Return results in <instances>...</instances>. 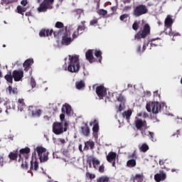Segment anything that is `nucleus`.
Wrapping results in <instances>:
<instances>
[{
	"mask_svg": "<svg viewBox=\"0 0 182 182\" xmlns=\"http://www.w3.org/2000/svg\"><path fill=\"white\" fill-rule=\"evenodd\" d=\"M1 77H2V72L1 71H0V79H1Z\"/></svg>",
	"mask_w": 182,
	"mask_h": 182,
	"instance_id": "61",
	"label": "nucleus"
},
{
	"mask_svg": "<svg viewBox=\"0 0 182 182\" xmlns=\"http://www.w3.org/2000/svg\"><path fill=\"white\" fill-rule=\"evenodd\" d=\"M112 166L114 167L116 166V161H112Z\"/></svg>",
	"mask_w": 182,
	"mask_h": 182,
	"instance_id": "57",
	"label": "nucleus"
},
{
	"mask_svg": "<svg viewBox=\"0 0 182 182\" xmlns=\"http://www.w3.org/2000/svg\"><path fill=\"white\" fill-rule=\"evenodd\" d=\"M68 122H55L53 124V132L57 135L62 134L68 130Z\"/></svg>",
	"mask_w": 182,
	"mask_h": 182,
	"instance_id": "5",
	"label": "nucleus"
},
{
	"mask_svg": "<svg viewBox=\"0 0 182 182\" xmlns=\"http://www.w3.org/2000/svg\"><path fill=\"white\" fill-rule=\"evenodd\" d=\"M82 130L84 136H89V134H90V129H89V127H84L82 128Z\"/></svg>",
	"mask_w": 182,
	"mask_h": 182,
	"instance_id": "35",
	"label": "nucleus"
},
{
	"mask_svg": "<svg viewBox=\"0 0 182 182\" xmlns=\"http://www.w3.org/2000/svg\"><path fill=\"white\" fill-rule=\"evenodd\" d=\"M95 2H97V8L100 7V0H95Z\"/></svg>",
	"mask_w": 182,
	"mask_h": 182,
	"instance_id": "55",
	"label": "nucleus"
},
{
	"mask_svg": "<svg viewBox=\"0 0 182 182\" xmlns=\"http://www.w3.org/2000/svg\"><path fill=\"white\" fill-rule=\"evenodd\" d=\"M9 159H11V160H16V159L18 158V154H15V153H10L9 155Z\"/></svg>",
	"mask_w": 182,
	"mask_h": 182,
	"instance_id": "41",
	"label": "nucleus"
},
{
	"mask_svg": "<svg viewBox=\"0 0 182 182\" xmlns=\"http://www.w3.org/2000/svg\"><path fill=\"white\" fill-rule=\"evenodd\" d=\"M97 22H98L97 18H95V19H94V20L90 21V25L91 26H95L97 23Z\"/></svg>",
	"mask_w": 182,
	"mask_h": 182,
	"instance_id": "49",
	"label": "nucleus"
},
{
	"mask_svg": "<svg viewBox=\"0 0 182 182\" xmlns=\"http://www.w3.org/2000/svg\"><path fill=\"white\" fill-rule=\"evenodd\" d=\"M53 35L55 38H62L61 43L64 46H69L76 38L73 37V32L68 27H65V30H60L54 31Z\"/></svg>",
	"mask_w": 182,
	"mask_h": 182,
	"instance_id": "1",
	"label": "nucleus"
},
{
	"mask_svg": "<svg viewBox=\"0 0 182 182\" xmlns=\"http://www.w3.org/2000/svg\"><path fill=\"white\" fill-rule=\"evenodd\" d=\"M134 124L137 129V130H140L142 136H144V132L147 130V124L146 123V120L143 119V118H140L139 117H136Z\"/></svg>",
	"mask_w": 182,
	"mask_h": 182,
	"instance_id": "9",
	"label": "nucleus"
},
{
	"mask_svg": "<svg viewBox=\"0 0 182 182\" xmlns=\"http://www.w3.org/2000/svg\"><path fill=\"white\" fill-rule=\"evenodd\" d=\"M23 107H25V102H23V99H19L18 106V110H20V112H22V110H23Z\"/></svg>",
	"mask_w": 182,
	"mask_h": 182,
	"instance_id": "32",
	"label": "nucleus"
},
{
	"mask_svg": "<svg viewBox=\"0 0 182 182\" xmlns=\"http://www.w3.org/2000/svg\"><path fill=\"white\" fill-rule=\"evenodd\" d=\"M132 29H134V31H137L139 29V23L137 21H135L132 25Z\"/></svg>",
	"mask_w": 182,
	"mask_h": 182,
	"instance_id": "47",
	"label": "nucleus"
},
{
	"mask_svg": "<svg viewBox=\"0 0 182 182\" xmlns=\"http://www.w3.org/2000/svg\"><path fill=\"white\" fill-rule=\"evenodd\" d=\"M159 164H160V166H163L164 164V161L160 160L159 161Z\"/></svg>",
	"mask_w": 182,
	"mask_h": 182,
	"instance_id": "56",
	"label": "nucleus"
},
{
	"mask_svg": "<svg viewBox=\"0 0 182 182\" xmlns=\"http://www.w3.org/2000/svg\"><path fill=\"white\" fill-rule=\"evenodd\" d=\"M174 171H176V170L175 169H172V172L174 173Z\"/></svg>",
	"mask_w": 182,
	"mask_h": 182,
	"instance_id": "63",
	"label": "nucleus"
},
{
	"mask_svg": "<svg viewBox=\"0 0 182 182\" xmlns=\"http://www.w3.org/2000/svg\"><path fill=\"white\" fill-rule=\"evenodd\" d=\"M52 4H53V0H44L37 9L38 12H46L47 9H52Z\"/></svg>",
	"mask_w": 182,
	"mask_h": 182,
	"instance_id": "11",
	"label": "nucleus"
},
{
	"mask_svg": "<svg viewBox=\"0 0 182 182\" xmlns=\"http://www.w3.org/2000/svg\"><path fill=\"white\" fill-rule=\"evenodd\" d=\"M28 110L29 112H31V116L33 117H40V116L42 114V110L33 107H29Z\"/></svg>",
	"mask_w": 182,
	"mask_h": 182,
	"instance_id": "17",
	"label": "nucleus"
},
{
	"mask_svg": "<svg viewBox=\"0 0 182 182\" xmlns=\"http://www.w3.org/2000/svg\"><path fill=\"white\" fill-rule=\"evenodd\" d=\"M70 31L73 32V38H77L80 33H83L85 31V26H79L78 27L76 25H71L69 26Z\"/></svg>",
	"mask_w": 182,
	"mask_h": 182,
	"instance_id": "12",
	"label": "nucleus"
},
{
	"mask_svg": "<svg viewBox=\"0 0 182 182\" xmlns=\"http://www.w3.org/2000/svg\"><path fill=\"white\" fill-rule=\"evenodd\" d=\"M75 86L78 90H82L85 87V82L83 81H78L75 82Z\"/></svg>",
	"mask_w": 182,
	"mask_h": 182,
	"instance_id": "31",
	"label": "nucleus"
},
{
	"mask_svg": "<svg viewBox=\"0 0 182 182\" xmlns=\"http://www.w3.org/2000/svg\"><path fill=\"white\" fill-rule=\"evenodd\" d=\"M150 34V26L145 24L144 28L141 29L134 36V39L137 43L141 42V39H144L147 35Z\"/></svg>",
	"mask_w": 182,
	"mask_h": 182,
	"instance_id": "7",
	"label": "nucleus"
},
{
	"mask_svg": "<svg viewBox=\"0 0 182 182\" xmlns=\"http://www.w3.org/2000/svg\"><path fill=\"white\" fill-rule=\"evenodd\" d=\"M127 165L128 167H134L136 166V160L131 159L127 161Z\"/></svg>",
	"mask_w": 182,
	"mask_h": 182,
	"instance_id": "37",
	"label": "nucleus"
},
{
	"mask_svg": "<svg viewBox=\"0 0 182 182\" xmlns=\"http://www.w3.org/2000/svg\"><path fill=\"white\" fill-rule=\"evenodd\" d=\"M38 154V158L40 160L41 163H45V161H48V155L49 153L43 146H37L34 149V154Z\"/></svg>",
	"mask_w": 182,
	"mask_h": 182,
	"instance_id": "6",
	"label": "nucleus"
},
{
	"mask_svg": "<svg viewBox=\"0 0 182 182\" xmlns=\"http://www.w3.org/2000/svg\"><path fill=\"white\" fill-rule=\"evenodd\" d=\"M92 166H93L94 168H95V170H97V168L99 167V164H100V161H99V159H97V158L92 157Z\"/></svg>",
	"mask_w": 182,
	"mask_h": 182,
	"instance_id": "28",
	"label": "nucleus"
},
{
	"mask_svg": "<svg viewBox=\"0 0 182 182\" xmlns=\"http://www.w3.org/2000/svg\"><path fill=\"white\" fill-rule=\"evenodd\" d=\"M117 99L118 100V102H120L121 104L119 105L118 111L122 112V110L124 109V97H123V95H119L118 96H117Z\"/></svg>",
	"mask_w": 182,
	"mask_h": 182,
	"instance_id": "19",
	"label": "nucleus"
},
{
	"mask_svg": "<svg viewBox=\"0 0 182 182\" xmlns=\"http://www.w3.org/2000/svg\"><path fill=\"white\" fill-rule=\"evenodd\" d=\"M52 33H53V30L52 29H42L39 33V36L41 38H45V36H52Z\"/></svg>",
	"mask_w": 182,
	"mask_h": 182,
	"instance_id": "18",
	"label": "nucleus"
},
{
	"mask_svg": "<svg viewBox=\"0 0 182 182\" xmlns=\"http://www.w3.org/2000/svg\"><path fill=\"white\" fill-rule=\"evenodd\" d=\"M99 15H101L102 16H105L107 15V11L105 9H100L98 11Z\"/></svg>",
	"mask_w": 182,
	"mask_h": 182,
	"instance_id": "42",
	"label": "nucleus"
},
{
	"mask_svg": "<svg viewBox=\"0 0 182 182\" xmlns=\"http://www.w3.org/2000/svg\"><path fill=\"white\" fill-rule=\"evenodd\" d=\"M33 64V59H28L26 60L24 63L23 64V66L24 68V70H28L29 69V66Z\"/></svg>",
	"mask_w": 182,
	"mask_h": 182,
	"instance_id": "25",
	"label": "nucleus"
},
{
	"mask_svg": "<svg viewBox=\"0 0 182 182\" xmlns=\"http://www.w3.org/2000/svg\"><path fill=\"white\" fill-rule=\"evenodd\" d=\"M37 2H38V3L41 2V0H37Z\"/></svg>",
	"mask_w": 182,
	"mask_h": 182,
	"instance_id": "64",
	"label": "nucleus"
},
{
	"mask_svg": "<svg viewBox=\"0 0 182 182\" xmlns=\"http://www.w3.org/2000/svg\"><path fill=\"white\" fill-rule=\"evenodd\" d=\"M16 12L18 14H21V15H23V12H26V7H23L22 6H18L16 9Z\"/></svg>",
	"mask_w": 182,
	"mask_h": 182,
	"instance_id": "33",
	"label": "nucleus"
},
{
	"mask_svg": "<svg viewBox=\"0 0 182 182\" xmlns=\"http://www.w3.org/2000/svg\"><path fill=\"white\" fill-rule=\"evenodd\" d=\"M148 5L149 6H153V5H154V3H148Z\"/></svg>",
	"mask_w": 182,
	"mask_h": 182,
	"instance_id": "59",
	"label": "nucleus"
},
{
	"mask_svg": "<svg viewBox=\"0 0 182 182\" xmlns=\"http://www.w3.org/2000/svg\"><path fill=\"white\" fill-rule=\"evenodd\" d=\"M97 182H109V177L101 176L97 179Z\"/></svg>",
	"mask_w": 182,
	"mask_h": 182,
	"instance_id": "38",
	"label": "nucleus"
},
{
	"mask_svg": "<svg viewBox=\"0 0 182 182\" xmlns=\"http://www.w3.org/2000/svg\"><path fill=\"white\" fill-rule=\"evenodd\" d=\"M65 70H68L71 73H76L80 69V62L79 61V55H69L68 64L63 66Z\"/></svg>",
	"mask_w": 182,
	"mask_h": 182,
	"instance_id": "2",
	"label": "nucleus"
},
{
	"mask_svg": "<svg viewBox=\"0 0 182 182\" xmlns=\"http://www.w3.org/2000/svg\"><path fill=\"white\" fill-rule=\"evenodd\" d=\"M127 18H129L128 14H123L119 17L120 21H124V22H126L127 21Z\"/></svg>",
	"mask_w": 182,
	"mask_h": 182,
	"instance_id": "43",
	"label": "nucleus"
},
{
	"mask_svg": "<svg viewBox=\"0 0 182 182\" xmlns=\"http://www.w3.org/2000/svg\"><path fill=\"white\" fill-rule=\"evenodd\" d=\"M86 176L88 177V178H90V180H93V178H96V176L95 174L90 173L89 172L86 173Z\"/></svg>",
	"mask_w": 182,
	"mask_h": 182,
	"instance_id": "46",
	"label": "nucleus"
},
{
	"mask_svg": "<svg viewBox=\"0 0 182 182\" xmlns=\"http://www.w3.org/2000/svg\"><path fill=\"white\" fill-rule=\"evenodd\" d=\"M96 93L100 99H103L107 95V90L103 86H98L96 89Z\"/></svg>",
	"mask_w": 182,
	"mask_h": 182,
	"instance_id": "15",
	"label": "nucleus"
},
{
	"mask_svg": "<svg viewBox=\"0 0 182 182\" xmlns=\"http://www.w3.org/2000/svg\"><path fill=\"white\" fill-rule=\"evenodd\" d=\"M137 117H139L140 119H141V117H143L144 120V119L149 117V114H147V113L144 112H141L138 113Z\"/></svg>",
	"mask_w": 182,
	"mask_h": 182,
	"instance_id": "39",
	"label": "nucleus"
},
{
	"mask_svg": "<svg viewBox=\"0 0 182 182\" xmlns=\"http://www.w3.org/2000/svg\"><path fill=\"white\" fill-rule=\"evenodd\" d=\"M31 85L32 89H33V87H36V82L35 81L33 77H31Z\"/></svg>",
	"mask_w": 182,
	"mask_h": 182,
	"instance_id": "48",
	"label": "nucleus"
},
{
	"mask_svg": "<svg viewBox=\"0 0 182 182\" xmlns=\"http://www.w3.org/2000/svg\"><path fill=\"white\" fill-rule=\"evenodd\" d=\"M93 53L95 54V56H96V58H99L100 63H102V51L100 50H89L85 53V58L87 60H89V62L90 63L93 62Z\"/></svg>",
	"mask_w": 182,
	"mask_h": 182,
	"instance_id": "10",
	"label": "nucleus"
},
{
	"mask_svg": "<svg viewBox=\"0 0 182 182\" xmlns=\"http://www.w3.org/2000/svg\"><path fill=\"white\" fill-rule=\"evenodd\" d=\"M90 126H93V136L95 137V139H97L99 137V121L94 119L92 122L90 123Z\"/></svg>",
	"mask_w": 182,
	"mask_h": 182,
	"instance_id": "14",
	"label": "nucleus"
},
{
	"mask_svg": "<svg viewBox=\"0 0 182 182\" xmlns=\"http://www.w3.org/2000/svg\"><path fill=\"white\" fill-rule=\"evenodd\" d=\"M139 150H140V151H143L144 153H146V151H147V150H149V145H147L146 144L139 145Z\"/></svg>",
	"mask_w": 182,
	"mask_h": 182,
	"instance_id": "34",
	"label": "nucleus"
},
{
	"mask_svg": "<svg viewBox=\"0 0 182 182\" xmlns=\"http://www.w3.org/2000/svg\"><path fill=\"white\" fill-rule=\"evenodd\" d=\"M60 119L61 120V123H68L66 121H65V114H61L60 115Z\"/></svg>",
	"mask_w": 182,
	"mask_h": 182,
	"instance_id": "51",
	"label": "nucleus"
},
{
	"mask_svg": "<svg viewBox=\"0 0 182 182\" xmlns=\"http://www.w3.org/2000/svg\"><path fill=\"white\" fill-rule=\"evenodd\" d=\"M6 92L9 93V95H16V93H18V89L12 88V87L9 86L6 89Z\"/></svg>",
	"mask_w": 182,
	"mask_h": 182,
	"instance_id": "30",
	"label": "nucleus"
},
{
	"mask_svg": "<svg viewBox=\"0 0 182 182\" xmlns=\"http://www.w3.org/2000/svg\"><path fill=\"white\" fill-rule=\"evenodd\" d=\"M78 149H79L80 151H82V145H79Z\"/></svg>",
	"mask_w": 182,
	"mask_h": 182,
	"instance_id": "58",
	"label": "nucleus"
},
{
	"mask_svg": "<svg viewBox=\"0 0 182 182\" xmlns=\"http://www.w3.org/2000/svg\"><path fill=\"white\" fill-rule=\"evenodd\" d=\"M173 18L171 16H168L165 19V33L169 35V36H180L178 33H174L171 31V26L173 25Z\"/></svg>",
	"mask_w": 182,
	"mask_h": 182,
	"instance_id": "8",
	"label": "nucleus"
},
{
	"mask_svg": "<svg viewBox=\"0 0 182 182\" xmlns=\"http://www.w3.org/2000/svg\"><path fill=\"white\" fill-rule=\"evenodd\" d=\"M55 28H58V29H60L63 28V23L60 21H58L55 23Z\"/></svg>",
	"mask_w": 182,
	"mask_h": 182,
	"instance_id": "45",
	"label": "nucleus"
},
{
	"mask_svg": "<svg viewBox=\"0 0 182 182\" xmlns=\"http://www.w3.org/2000/svg\"><path fill=\"white\" fill-rule=\"evenodd\" d=\"M31 152V149L29 147H26L20 150V154H18V163L21 164V168L24 170H28V153Z\"/></svg>",
	"mask_w": 182,
	"mask_h": 182,
	"instance_id": "4",
	"label": "nucleus"
},
{
	"mask_svg": "<svg viewBox=\"0 0 182 182\" xmlns=\"http://www.w3.org/2000/svg\"><path fill=\"white\" fill-rule=\"evenodd\" d=\"M132 110H127L125 111L123 114H122V117L124 119H126V120L127 122H129V120L130 119V117L132 116Z\"/></svg>",
	"mask_w": 182,
	"mask_h": 182,
	"instance_id": "29",
	"label": "nucleus"
},
{
	"mask_svg": "<svg viewBox=\"0 0 182 182\" xmlns=\"http://www.w3.org/2000/svg\"><path fill=\"white\" fill-rule=\"evenodd\" d=\"M117 154L116 152H109L107 156V160L109 163H112V161H116V157Z\"/></svg>",
	"mask_w": 182,
	"mask_h": 182,
	"instance_id": "23",
	"label": "nucleus"
},
{
	"mask_svg": "<svg viewBox=\"0 0 182 182\" xmlns=\"http://www.w3.org/2000/svg\"><path fill=\"white\" fill-rule=\"evenodd\" d=\"M5 79L7 82H9V83H12V82H14V75L7 74L5 75Z\"/></svg>",
	"mask_w": 182,
	"mask_h": 182,
	"instance_id": "36",
	"label": "nucleus"
},
{
	"mask_svg": "<svg viewBox=\"0 0 182 182\" xmlns=\"http://www.w3.org/2000/svg\"><path fill=\"white\" fill-rule=\"evenodd\" d=\"M12 74L15 82H20L23 77V70H14Z\"/></svg>",
	"mask_w": 182,
	"mask_h": 182,
	"instance_id": "16",
	"label": "nucleus"
},
{
	"mask_svg": "<svg viewBox=\"0 0 182 182\" xmlns=\"http://www.w3.org/2000/svg\"><path fill=\"white\" fill-rule=\"evenodd\" d=\"M38 168H39V165L38 164V161H36V159H35V160L32 159L31 161L30 169L31 170H38Z\"/></svg>",
	"mask_w": 182,
	"mask_h": 182,
	"instance_id": "26",
	"label": "nucleus"
},
{
	"mask_svg": "<svg viewBox=\"0 0 182 182\" xmlns=\"http://www.w3.org/2000/svg\"><path fill=\"white\" fill-rule=\"evenodd\" d=\"M166 173H164L163 171H161L159 173H156L154 176V180L156 182H160V181H163L166 180Z\"/></svg>",
	"mask_w": 182,
	"mask_h": 182,
	"instance_id": "20",
	"label": "nucleus"
},
{
	"mask_svg": "<svg viewBox=\"0 0 182 182\" xmlns=\"http://www.w3.org/2000/svg\"><path fill=\"white\" fill-rule=\"evenodd\" d=\"M147 112H152L154 114H157L161 112V110H167V105L163 103L161 104L159 102H153L151 104L146 105Z\"/></svg>",
	"mask_w": 182,
	"mask_h": 182,
	"instance_id": "3",
	"label": "nucleus"
},
{
	"mask_svg": "<svg viewBox=\"0 0 182 182\" xmlns=\"http://www.w3.org/2000/svg\"><path fill=\"white\" fill-rule=\"evenodd\" d=\"M53 143H56V139L53 138Z\"/></svg>",
	"mask_w": 182,
	"mask_h": 182,
	"instance_id": "60",
	"label": "nucleus"
},
{
	"mask_svg": "<svg viewBox=\"0 0 182 182\" xmlns=\"http://www.w3.org/2000/svg\"><path fill=\"white\" fill-rule=\"evenodd\" d=\"M99 171L100 173H103L105 171V166L102 165L101 166H100Z\"/></svg>",
	"mask_w": 182,
	"mask_h": 182,
	"instance_id": "54",
	"label": "nucleus"
},
{
	"mask_svg": "<svg viewBox=\"0 0 182 182\" xmlns=\"http://www.w3.org/2000/svg\"><path fill=\"white\" fill-rule=\"evenodd\" d=\"M147 46H149V40H144L142 50H141V46H138V48H136L137 53H143V52L146 50V48H147Z\"/></svg>",
	"mask_w": 182,
	"mask_h": 182,
	"instance_id": "22",
	"label": "nucleus"
},
{
	"mask_svg": "<svg viewBox=\"0 0 182 182\" xmlns=\"http://www.w3.org/2000/svg\"><path fill=\"white\" fill-rule=\"evenodd\" d=\"M147 7L145 5L137 6L134 10V15L135 16H141L147 12Z\"/></svg>",
	"mask_w": 182,
	"mask_h": 182,
	"instance_id": "13",
	"label": "nucleus"
},
{
	"mask_svg": "<svg viewBox=\"0 0 182 182\" xmlns=\"http://www.w3.org/2000/svg\"><path fill=\"white\" fill-rule=\"evenodd\" d=\"M90 147L91 149H93L95 147V142L93 141H88L85 143L84 150H89Z\"/></svg>",
	"mask_w": 182,
	"mask_h": 182,
	"instance_id": "24",
	"label": "nucleus"
},
{
	"mask_svg": "<svg viewBox=\"0 0 182 182\" xmlns=\"http://www.w3.org/2000/svg\"><path fill=\"white\" fill-rule=\"evenodd\" d=\"M144 134H144V136H150L151 140L152 141H154V140L153 139H154V133L150 132H149V131L146 130V131L144 132Z\"/></svg>",
	"mask_w": 182,
	"mask_h": 182,
	"instance_id": "40",
	"label": "nucleus"
},
{
	"mask_svg": "<svg viewBox=\"0 0 182 182\" xmlns=\"http://www.w3.org/2000/svg\"><path fill=\"white\" fill-rule=\"evenodd\" d=\"M62 112L63 113H66L68 116H70L72 114V107L69 104H65V105L63 106L62 107Z\"/></svg>",
	"mask_w": 182,
	"mask_h": 182,
	"instance_id": "21",
	"label": "nucleus"
},
{
	"mask_svg": "<svg viewBox=\"0 0 182 182\" xmlns=\"http://www.w3.org/2000/svg\"><path fill=\"white\" fill-rule=\"evenodd\" d=\"M83 14V10L82 9H78L77 11V16L76 17L77 18V19H79V18H80V14Z\"/></svg>",
	"mask_w": 182,
	"mask_h": 182,
	"instance_id": "50",
	"label": "nucleus"
},
{
	"mask_svg": "<svg viewBox=\"0 0 182 182\" xmlns=\"http://www.w3.org/2000/svg\"><path fill=\"white\" fill-rule=\"evenodd\" d=\"M21 5H22V6H23L25 8V6H26V5H28V0H22L21 1Z\"/></svg>",
	"mask_w": 182,
	"mask_h": 182,
	"instance_id": "52",
	"label": "nucleus"
},
{
	"mask_svg": "<svg viewBox=\"0 0 182 182\" xmlns=\"http://www.w3.org/2000/svg\"><path fill=\"white\" fill-rule=\"evenodd\" d=\"M85 23H86V21H82V22H81V23H82V25H85Z\"/></svg>",
	"mask_w": 182,
	"mask_h": 182,
	"instance_id": "62",
	"label": "nucleus"
},
{
	"mask_svg": "<svg viewBox=\"0 0 182 182\" xmlns=\"http://www.w3.org/2000/svg\"><path fill=\"white\" fill-rule=\"evenodd\" d=\"M161 42V40L159 38H156V39H152L151 43V48L149 49H151L153 46H160Z\"/></svg>",
	"mask_w": 182,
	"mask_h": 182,
	"instance_id": "27",
	"label": "nucleus"
},
{
	"mask_svg": "<svg viewBox=\"0 0 182 182\" xmlns=\"http://www.w3.org/2000/svg\"><path fill=\"white\" fill-rule=\"evenodd\" d=\"M58 141H59L58 144H65L66 143V141L63 139H58Z\"/></svg>",
	"mask_w": 182,
	"mask_h": 182,
	"instance_id": "53",
	"label": "nucleus"
},
{
	"mask_svg": "<svg viewBox=\"0 0 182 182\" xmlns=\"http://www.w3.org/2000/svg\"><path fill=\"white\" fill-rule=\"evenodd\" d=\"M5 165V159H4V156H0V168H2Z\"/></svg>",
	"mask_w": 182,
	"mask_h": 182,
	"instance_id": "44",
	"label": "nucleus"
}]
</instances>
